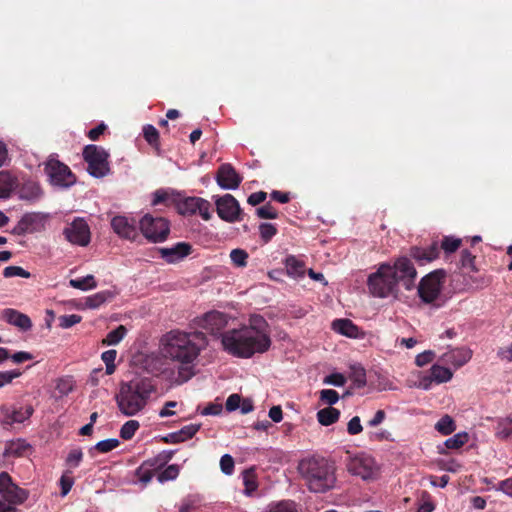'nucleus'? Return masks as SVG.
<instances>
[{
    "label": "nucleus",
    "mask_w": 512,
    "mask_h": 512,
    "mask_svg": "<svg viewBox=\"0 0 512 512\" xmlns=\"http://www.w3.org/2000/svg\"><path fill=\"white\" fill-rule=\"evenodd\" d=\"M0 495L2 500L17 509L28 498V492L13 483L7 472L0 473Z\"/></svg>",
    "instance_id": "10"
},
{
    "label": "nucleus",
    "mask_w": 512,
    "mask_h": 512,
    "mask_svg": "<svg viewBox=\"0 0 512 512\" xmlns=\"http://www.w3.org/2000/svg\"><path fill=\"white\" fill-rule=\"evenodd\" d=\"M248 253L243 249H233L230 252V259L234 266L245 267L247 265Z\"/></svg>",
    "instance_id": "38"
},
{
    "label": "nucleus",
    "mask_w": 512,
    "mask_h": 512,
    "mask_svg": "<svg viewBox=\"0 0 512 512\" xmlns=\"http://www.w3.org/2000/svg\"><path fill=\"white\" fill-rule=\"evenodd\" d=\"M171 197V191L166 189H158L152 194L151 204L157 206L160 204H167Z\"/></svg>",
    "instance_id": "44"
},
{
    "label": "nucleus",
    "mask_w": 512,
    "mask_h": 512,
    "mask_svg": "<svg viewBox=\"0 0 512 512\" xmlns=\"http://www.w3.org/2000/svg\"><path fill=\"white\" fill-rule=\"evenodd\" d=\"M119 445V440L116 438H109L105 440L99 441L95 445V449H97L101 453H107L117 448Z\"/></svg>",
    "instance_id": "46"
},
{
    "label": "nucleus",
    "mask_w": 512,
    "mask_h": 512,
    "mask_svg": "<svg viewBox=\"0 0 512 512\" xmlns=\"http://www.w3.org/2000/svg\"><path fill=\"white\" fill-rule=\"evenodd\" d=\"M82 317L78 314L62 315L58 318L59 326L63 329H68L78 323H80Z\"/></svg>",
    "instance_id": "43"
},
{
    "label": "nucleus",
    "mask_w": 512,
    "mask_h": 512,
    "mask_svg": "<svg viewBox=\"0 0 512 512\" xmlns=\"http://www.w3.org/2000/svg\"><path fill=\"white\" fill-rule=\"evenodd\" d=\"M496 490L502 491L507 496L512 497V478L500 481Z\"/></svg>",
    "instance_id": "64"
},
{
    "label": "nucleus",
    "mask_w": 512,
    "mask_h": 512,
    "mask_svg": "<svg viewBox=\"0 0 512 512\" xmlns=\"http://www.w3.org/2000/svg\"><path fill=\"white\" fill-rule=\"evenodd\" d=\"M3 319L19 328L22 331H28L32 328L31 319L24 313L19 312L18 310L7 308L2 312Z\"/></svg>",
    "instance_id": "20"
},
{
    "label": "nucleus",
    "mask_w": 512,
    "mask_h": 512,
    "mask_svg": "<svg viewBox=\"0 0 512 512\" xmlns=\"http://www.w3.org/2000/svg\"><path fill=\"white\" fill-rule=\"evenodd\" d=\"M56 390L61 396L68 395L73 390V381L70 378H61L56 383Z\"/></svg>",
    "instance_id": "48"
},
{
    "label": "nucleus",
    "mask_w": 512,
    "mask_h": 512,
    "mask_svg": "<svg viewBox=\"0 0 512 512\" xmlns=\"http://www.w3.org/2000/svg\"><path fill=\"white\" fill-rule=\"evenodd\" d=\"M210 210H211L210 203L207 200L200 198V201L197 206V213L204 220H209L211 218Z\"/></svg>",
    "instance_id": "58"
},
{
    "label": "nucleus",
    "mask_w": 512,
    "mask_h": 512,
    "mask_svg": "<svg viewBox=\"0 0 512 512\" xmlns=\"http://www.w3.org/2000/svg\"><path fill=\"white\" fill-rule=\"evenodd\" d=\"M260 236L265 241H270L275 236L277 229L272 223H262L259 226Z\"/></svg>",
    "instance_id": "47"
},
{
    "label": "nucleus",
    "mask_w": 512,
    "mask_h": 512,
    "mask_svg": "<svg viewBox=\"0 0 512 512\" xmlns=\"http://www.w3.org/2000/svg\"><path fill=\"white\" fill-rule=\"evenodd\" d=\"M230 317L220 311L212 310L195 320L196 325L210 334H219L227 325Z\"/></svg>",
    "instance_id": "13"
},
{
    "label": "nucleus",
    "mask_w": 512,
    "mask_h": 512,
    "mask_svg": "<svg viewBox=\"0 0 512 512\" xmlns=\"http://www.w3.org/2000/svg\"><path fill=\"white\" fill-rule=\"evenodd\" d=\"M191 252V246L185 242H179L172 247L160 248L161 257L170 264L177 263L187 257Z\"/></svg>",
    "instance_id": "18"
},
{
    "label": "nucleus",
    "mask_w": 512,
    "mask_h": 512,
    "mask_svg": "<svg viewBox=\"0 0 512 512\" xmlns=\"http://www.w3.org/2000/svg\"><path fill=\"white\" fill-rule=\"evenodd\" d=\"M73 484V478L67 475V473L63 474L62 477L60 478L61 495L66 496L70 492Z\"/></svg>",
    "instance_id": "60"
},
{
    "label": "nucleus",
    "mask_w": 512,
    "mask_h": 512,
    "mask_svg": "<svg viewBox=\"0 0 512 512\" xmlns=\"http://www.w3.org/2000/svg\"><path fill=\"white\" fill-rule=\"evenodd\" d=\"M65 239L72 245L85 247L90 243L91 233L88 223L84 218H75L68 223L63 230Z\"/></svg>",
    "instance_id": "11"
},
{
    "label": "nucleus",
    "mask_w": 512,
    "mask_h": 512,
    "mask_svg": "<svg viewBox=\"0 0 512 512\" xmlns=\"http://www.w3.org/2000/svg\"><path fill=\"white\" fill-rule=\"evenodd\" d=\"M256 212L258 217L262 219H275L277 217V211L270 204L259 207Z\"/></svg>",
    "instance_id": "54"
},
{
    "label": "nucleus",
    "mask_w": 512,
    "mask_h": 512,
    "mask_svg": "<svg viewBox=\"0 0 512 512\" xmlns=\"http://www.w3.org/2000/svg\"><path fill=\"white\" fill-rule=\"evenodd\" d=\"M206 346L207 339L202 332L172 330L162 336L161 355L177 364L169 376L172 384L181 385L195 376L197 359Z\"/></svg>",
    "instance_id": "1"
},
{
    "label": "nucleus",
    "mask_w": 512,
    "mask_h": 512,
    "mask_svg": "<svg viewBox=\"0 0 512 512\" xmlns=\"http://www.w3.org/2000/svg\"><path fill=\"white\" fill-rule=\"evenodd\" d=\"M139 422L136 420H129L123 424L120 429V436L124 440L131 439L139 428Z\"/></svg>",
    "instance_id": "39"
},
{
    "label": "nucleus",
    "mask_w": 512,
    "mask_h": 512,
    "mask_svg": "<svg viewBox=\"0 0 512 512\" xmlns=\"http://www.w3.org/2000/svg\"><path fill=\"white\" fill-rule=\"evenodd\" d=\"M221 342L225 351L238 358L265 353L271 346L268 323L262 316L253 315L247 325L223 333Z\"/></svg>",
    "instance_id": "2"
},
{
    "label": "nucleus",
    "mask_w": 512,
    "mask_h": 512,
    "mask_svg": "<svg viewBox=\"0 0 512 512\" xmlns=\"http://www.w3.org/2000/svg\"><path fill=\"white\" fill-rule=\"evenodd\" d=\"M445 282L446 278L443 270H435L425 275L417 286L421 302L440 307L445 302L443 294Z\"/></svg>",
    "instance_id": "6"
},
{
    "label": "nucleus",
    "mask_w": 512,
    "mask_h": 512,
    "mask_svg": "<svg viewBox=\"0 0 512 512\" xmlns=\"http://www.w3.org/2000/svg\"><path fill=\"white\" fill-rule=\"evenodd\" d=\"M82 458H83L82 450L80 448H75L69 452V454L66 458V463L71 468H75V467L79 466L80 462L82 461Z\"/></svg>",
    "instance_id": "51"
},
{
    "label": "nucleus",
    "mask_w": 512,
    "mask_h": 512,
    "mask_svg": "<svg viewBox=\"0 0 512 512\" xmlns=\"http://www.w3.org/2000/svg\"><path fill=\"white\" fill-rule=\"evenodd\" d=\"M285 268L287 274L294 279L303 278L305 275L304 263L295 256H288L285 259Z\"/></svg>",
    "instance_id": "26"
},
{
    "label": "nucleus",
    "mask_w": 512,
    "mask_h": 512,
    "mask_svg": "<svg viewBox=\"0 0 512 512\" xmlns=\"http://www.w3.org/2000/svg\"><path fill=\"white\" fill-rule=\"evenodd\" d=\"M461 266L463 268L468 269L469 271H475V257L468 251L463 250L461 252V259H460Z\"/></svg>",
    "instance_id": "53"
},
{
    "label": "nucleus",
    "mask_w": 512,
    "mask_h": 512,
    "mask_svg": "<svg viewBox=\"0 0 512 512\" xmlns=\"http://www.w3.org/2000/svg\"><path fill=\"white\" fill-rule=\"evenodd\" d=\"M165 459L161 456H157L153 459H149L145 461L138 469H137V476L140 482L143 484L149 483L154 474L153 472L157 470L163 463Z\"/></svg>",
    "instance_id": "21"
},
{
    "label": "nucleus",
    "mask_w": 512,
    "mask_h": 512,
    "mask_svg": "<svg viewBox=\"0 0 512 512\" xmlns=\"http://www.w3.org/2000/svg\"><path fill=\"white\" fill-rule=\"evenodd\" d=\"M126 333V328L123 325H120L107 334L106 338L103 340V344L108 346L117 345L124 338Z\"/></svg>",
    "instance_id": "34"
},
{
    "label": "nucleus",
    "mask_w": 512,
    "mask_h": 512,
    "mask_svg": "<svg viewBox=\"0 0 512 512\" xmlns=\"http://www.w3.org/2000/svg\"><path fill=\"white\" fill-rule=\"evenodd\" d=\"M117 356V351L114 349H110L107 351H104L101 354V360L104 362L106 368L105 373L107 375H111L115 372L116 366H115V359Z\"/></svg>",
    "instance_id": "36"
},
{
    "label": "nucleus",
    "mask_w": 512,
    "mask_h": 512,
    "mask_svg": "<svg viewBox=\"0 0 512 512\" xmlns=\"http://www.w3.org/2000/svg\"><path fill=\"white\" fill-rule=\"evenodd\" d=\"M323 383L335 387H342L346 383V378L341 373H332L323 379Z\"/></svg>",
    "instance_id": "49"
},
{
    "label": "nucleus",
    "mask_w": 512,
    "mask_h": 512,
    "mask_svg": "<svg viewBox=\"0 0 512 512\" xmlns=\"http://www.w3.org/2000/svg\"><path fill=\"white\" fill-rule=\"evenodd\" d=\"M153 392L154 386L148 378L122 383L115 398L119 411L127 417L137 415L145 408Z\"/></svg>",
    "instance_id": "4"
},
{
    "label": "nucleus",
    "mask_w": 512,
    "mask_h": 512,
    "mask_svg": "<svg viewBox=\"0 0 512 512\" xmlns=\"http://www.w3.org/2000/svg\"><path fill=\"white\" fill-rule=\"evenodd\" d=\"M363 427L361 425V420L358 416H354L350 419L347 425V431L350 435H357L361 433Z\"/></svg>",
    "instance_id": "59"
},
{
    "label": "nucleus",
    "mask_w": 512,
    "mask_h": 512,
    "mask_svg": "<svg viewBox=\"0 0 512 512\" xmlns=\"http://www.w3.org/2000/svg\"><path fill=\"white\" fill-rule=\"evenodd\" d=\"M139 228L143 236L152 243L164 242L170 233L168 220L151 214H145L140 219Z\"/></svg>",
    "instance_id": "7"
},
{
    "label": "nucleus",
    "mask_w": 512,
    "mask_h": 512,
    "mask_svg": "<svg viewBox=\"0 0 512 512\" xmlns=\"http://www.w3.org/2000/svg\"><path fill=\"white\" fill-rule=\"evenodd\" d=\"M105 376H108L102 368L94 369L89 376V383L91 386H98Z\"/></svg>",
    "instance_id": "61"
},
{
    "label": "nucleus",
    "mask_w": 512,
    "mask_h": 512,
    "mask_svg": "<svg viewBox=\"0 0 512 512\" xmlns=\"http://www.w3.org/2000/svg\"><path fill=\"white\" fill-rule=\"evenodd\" d=\"M220 467L224 474L231 475L234 470V460L229 454H224L220 459Z\"/></svg>",
    "instance_id": "55"
},
{
    "label": "nucleus",
    "mask_w": 512,
    "mask_h": 512,
    "mask_svg": "<svg viewBox=\"0 0 512 512\" xmlns=\"http://www.w3.org/2000/svg\"><path fill=\"white\" fill-rule=\"evenodd\" d=\"M269 512H298L292 501H280L269 506Z\"/></svg>",
    "instance_id": "42"
},
{
    "label": "nucleus",
    "mask_w": 512,
    "mask_h": 512,
    "mask_svg": "<svg viewBox=\"0 0 512 512\" xmlns=\"http://www.w3.org/2000/svg\"><path fill=\"white\" fill-rule=\"evenodd\" d=\"M44 170L53 187L67 189L76 183V176L70 168L53 156L45 162Z\"/></svg>",
    "instance_id": "8"
},
{
    "label": "nucleus",
    "mask_w": 512,
    "mask_h": 512,
    "mask_svg": "<svg viewBox=\"0 0 512 512\" xmlns=\"http://www.w3.org/2000/svg\"><path fill=\"white\" fill-rule=\"evenodd\" d=\"M41 195V188L35 182L26 183L20 191V198L30 201L38 199Z\"/></svg>",
    "instance_id": "30"
},
{
    "label": "nucleus",
    "mask_w": 512,
    "mask_h": 512,
    "mask_svg": "<svg viewBox=\"0 0 512 512\" xmlns=\"http://www.w3.org/2000/svg\"><path fill=\"white\" fill-rule=\"evenodd\" d=\"M179 475V467L176 464L169 465L163 471H161L157 479L160 483L175 480Z\"/></svg>",
    "instance_id": "40"
},
{
    "label": "nucleus",
    "mask_w": 512,
    "mask_h": 512,
    "mask_svg": "<svg viewBox=\"0 0 512 512\" xmlns=\"http://www.w3.org/2000/svg\"><path fill=\"white\" fill-rule=\"evenodd\" d=\"M369 438L374 441H395L392 433L386 429L370 433Z\"/></svg>",
    "instance_id": "56"
},
{
    "label": "nucleus",
    "mask_w": 512,
    "mask_h": 512,
    "mask_svg": "<svg viewBox=\"0 0 512 512\" xmlns=\"http://www.w3.org/2000/svg\"><path fill=\"white\" fill-rule=\"evenodd\" d=\"M45 219V216L40 213H29L25 214L21 220L19 221L17 227L15 228V233H27L32 232V226L42 222Z\"/></svg>",
    "instance_id": "25"
},
{
    "label": "nucleus",
    "mask_w": 512,
    "mask_h": 512,
    "mask_svg": "<svg viewBox=\"0 0 512 512\" xmlns=\"http://www.w3.org/2000/svg\"><path fill=\"white\" fill-rule=\"evenodd\" d=\"M3 276L5 278L12 277H22V278H30L31 274L27 270L23 269L20 266H8L3 270Z\"/></svg>",
    "instance_id": "41"
},
{
    "label": "nucleus",
    "mask_w": 512,
    "mask_h": 512,
    "mask_svg": "<svg viewBox=\"0 0 512 512\" xmlns=\"http://www.w3.org/2000/svg\"><path fill=\"white\" fill-rule=\"evenodd\" d=\"M332 329L350 338H357L359 335V328L349 319H336L332 322Z\"/></svg>",
    "instance_id": "24"
},
{
    "label": "nucleus",
    "mask_w": 512,
    "mask_h": 512,
    "mask_svg": "<svg viewBox=\"0 0 512 512\" xmlns=\"http://www.w3.org/2000/svg\"><path fill=\"white\" fill-rule=\"evenodd\" d=\"M346 467L352 475L359 476L363 480L372 479L378 473L374 459L364 454L350 457Z\"/></svg>",
    "instance_id": "12"
},
{
    "label": "nucleus",
    "mask_w": 512,
    "mask_h": 512,
    "mask_svg": "<svg viewBox=\"0 0 512 512\" xmlns=\"http://www.w3.org/2000/svg\"><path fill=\"white\" fill-rule=\"evenodd\" d=\"M298 471L312 492H326L335 486V466L325 458L302 459L298 464Z\"/></svg>",
    "instance_id": "5"
},
{
    "label": "nucleus",
    "mask_w": 512,
    "mask_h": 512,
    "mask_svg": "<svg viewBox=\"0 0 512 512\" xmlns=\"http://www.w3.org/2000/svg\"><path fill=\"white\" fill-rule=\"evenodd\" d=\"M472 357V351L466 347L453 348L444 353L441 361L454 368H460L465 365Z\"/></svg>",
    "instance_id": "19"
},
{
    "label": "nucleus",
    "mask_w": 512,
    "mask_h": 512,
    "mask_svg": "<svg viewBox=\"0 0 512 512\" xmlns=\"http://www.w3.org/2000/svg\"><path fill=\"white\" fill-rule=\"evenodd\" d=\"M469 441L467 432H459L445 440L444 445L448 449H459Z\"/></svg>",
    "instance_id": "33"
},
{
    "label": "nucleus",
    "mask_w": 512,
    "mask_h": 512,
    "mask_svg": "<svg viewBox=\"0 0 512 512\" xmlns=\"http://www.w3.org/2000/svg\"><path fill=\"white\" fill-rule=\"evenodd\" d=\"M460 244H461L460 238L447 236V237H444V239L442 240L441 248L446 253H453L460 247Z\"/></svg>",
    "instance_id": "45"
},
{
    "label": "nucleus",
    "mask_w": 512,
    "mask_h": 512,
    "mask_svg": "<svg viewBox=\"0 0 512 512\" xmlns=\"http://www.w3.org/2000/svg\"><path fill=\"white\" fill-rule=\"evenodd\" d=\"M17 186L18 180L13 174L8 171L0 172V199L9 198Z\"/></svg>",
    "instance_id": "23"
},
{
    "label": "nucleus",
    "mask_w": 512,
    "mask_h": 512,
    "mask_svg": "<svg viewBox=\"0 0 512 512\" xmlns=\"http://www.w3.org/2000/svg\"><path fill=\"white\" fill-rule=\"evenodd\" d=\"M320 400L328 405H334L338 402L339 395L333 389H324L320 391Z\"/></svg>",
    "instance_id": "50"
},
{
    "label": "nucleus",
    "mask_w": 512,
    "mask_h": 512,
    "mask_svg": "<svg viewBox=\"0 0 512 512\" xmlns=\"http://www.w3.org/2000/svg\"><path fill=\"white\" fill-rule=\"evenodd\" d=\"M143 135L149 144H156L158 142L159 133L153 125H145L143 127Z\"/></svg>",
    "instance_id": "52"
},
{
    "label": "nucleus",
    "mask_w": 512,
    "mask_h": 512,
    "mask_svg": "<svg viewBox=\"0 0 512 512\" xmlns=\"http://www.w3.org/2000/svg\"><path fill=\"white\" fill-rule=\"evenodd\" d=\"M71 287L79 289V290H90L97 286V283L92 275H87L82 278L71 279L69 281Z\"/></svg>",
    "instance_id": "32"
},
{
    "label": "nucleus",
    "mask_w": 512,
    "mask_h": 512,
    "mask_svg": "<svg viewBox=\"0 0 512 512\" xmlns=\"http://www.w3.org/2000/svg\"><path fill=\"white\" fill-rule=\"evenodd\" d=\"M433 356L432 351H424L416 356L415 363L419 367L425 366L433 360Z\"/></svg>",
    "instance_id": "63"
},
{
    "label": "nucleus",
    "mask_w": 512,
    "mask_h": 512,
    "mask_svg": "<svg viewBox=\"0 0 512 512\" xmlns=\"http://www.w3.org/2000/svg\"><path fill=\"white\" fill-rule=\"evenodd\" d=\"M84 160L87 162V171L95 178H102L109 174V154L108 152L96 145H87L83 150Z\"/></svg>",
    "instance_id": "9"
},
{
    "label": "nucleus",
    "mask_w": 512,
    "mask_h": 512,
    "mask_svg": "<svg viewBox=\"0 0 512 512\" xmlns=\"http://www.w3.org/2000/svg\"><path fill=\"white\" fill-rule=\"evenodd\" d=\"M200 429V424H189L181 428L179 431L169 434L171 443L184 442L191 439Z\"/></svg>",
    "instance_id": "27"
},
{
    "label": "nucleus",
    "mask_w": 512,
    "mask_h": 512,
    "mask_svg": "<svg viewBox=\"0 0 512 512\" xmlns=\"http://www.w3.org/2000/svg\"><path fill=\"white\" fill-rule=\"evenodd\" d=\"M242 178L230 164H222L216 174L217 184L224 190H235Z\"/></svg>",
    "instance_id": "15"
},
{
    "label": "nucleus",
    "mask_w": 512,
    "mask_h": 512,
    "mask_svg": "<svg viewBox=\"0 0 512 512\" xmlns=\"http://www.w3.org/2000/svg\"><path fill=\"white\" fill-rule=\"evenodd\" d=\"M417 271L407 257H399L394 263L386 262L379 265L378 269L369 275L367 286L374 297L388 298L395 296L398 285L410 291L415 287Z\"/></svg>",
    "instance_id": "3"
},
{
    "label": "nucleus",
    "mask_w": 512,
    "mask_h": 512,
    "mask_svg": "<svg viewBox=\"0 0 512 512\" xmlns=\"http://www.w3.org/2000/svg\"><path fill=\"white\" fill-rule=\"evenodd\" d=\"M353 381L358 388L366 385V373L362 367L353 368Z\"/></svg>",
    "instance_id": "57"
},
{
    "label": "nucleus",
    "mask_w": 512,
    "mask_h": 512,
    "mask_svg": "<svg viewBox=\"0 0 512 512\" xmlns=\"http://www.w3.org/2000/svg\"><path fill=\"white\" fill-rule=\"evenodd\" d=\"M452 377L453 372L447 367L434 364L430 369V379L438 384L448 382Z\"/></svg>",
    "instance_id": "28"
},
{
    "label": "nucleus",
    "mask_w": 512,
    "mask_h": 512,
    "mask_svg": "<svg viewBox=\"0 0 512 512\" xmlns=\"http://www.w3.org/2000/svg\"><path fill=\"white\" fill-rule=\"evenodd\" d=\"M241 397L238 394H231L225 403L226 410L235 411L240 407Z\"/></svg>",
    "instance_id": "62"
},
{
    "label": "nucleus",
    "mask_w": 512,
    "mask_h": 512,
    "mask_svg": "<svg viewBox=\"0 0 512 512\" xmlns=\"http://www.w3.org/2000/svg\"><path fill=\"white\" fill-rule=\"evenodd\" d=\"M439 255V246L437 242H433L428 247H413L411 248V256L424 265L435 260Z\"/></svg>",
    "instance_id": "22"
},
{
    "label": "nucleus",
    "mask_w": 512,
    "mask_h": 512,
    "mask_svg": "<svg viewBox=\"0 0 512 512\" xmlns=\"http://www.w3.org/2000/svg\"><path fill=\"white\" fill-rule=\"evenodd\" d=\"M199 201V197L185 198L179 205L180 212L182 214H196Z\"/></svg>",
    "instance_id": "37"
},
{
    "label": "nucleus",
    "mask_w": 512,
    "mask_h": 512,
    "mask_svg": "<svg viewBox=\"0 0 512 512\" xmlns=\"http://www.w3.org/2000/svg\"><path fill=\"white\" fill-rule=\"evenodd\" d=\"M1 421L4 424L12 425L15 423H23L33 413L31 406L26 407H15V406H2L0 408Z\"/></svg>",
    "instance_id": "16"
},
{
    "label": "nucleus",
    "mask_w": 512,
    "mask_h": 512,
    "mask_svg": "<svg viewBox=\"0 0 512 512\" xmlns=\"http://www.w3.org/2000/svg\"><path fill=\"white\" fill-rule=\"evenodd\" d=\"M111 226L113 231L122 238L134 240L138 235L134 221L125 216L113 217Z\"/></svg>",
    "instance_id": "17"
},
{
    "label": "nucleus",
    "mask_w": 512,
    "mask_h": 512,
    "mask_svg": "<svg viewBox=\"0 0 512 512\" xmlns=\"http://www.w3.org/2000/svg\"><path fill=\"white\" fill-rule=\"evenodd\" d=\"M218 216L227 222H236L239 218L240 206L238 201L231 195L225 194L215 201Z\"/></svg>",
    "instance_id": "14"
},
{
    "label": "nucleus",
    "mask_w": 512,
    "mask_h": 512,
    "mask_svg": "<svg viewBox=\"0 0 512 512\" xmlns=\"http://www.w3.org/2000/svg\"><path fill=\"white\" fill-rule=\"evenodd\" d=\"M111 296L110 292L107 291H101L98 293H95L93 295H90L86 298L85 304L88 308H98L103 303H105L108 298Z\"/></svg>",
    "instance_id": "35"
},
{
    "label": "nucleus",
    "mask_w": 512,
    "mask_h": 512,
    "mask_svg": "<svg viewBox=\"0 0 512 512\" xmlns=\"http://www.w3.org/2000/svg\"><path fill=\"white\" fill-rule=\"evenodd\" d=\"M435 429L442 435H449L456 430V424L449 415H444L435 424Z\"/></svg>",
    "instance_id": "31"
},
{
    "label": "nucleus",
    "mask_w": 512,
    "mask_h": 512,
    "mask_svg": "<svg viewBox=\"0 0 512 512\" xmlns=\"http://www.w3.org/2000/svg\"><path fill=\"white\" fill-rule=\"evenodd\" d=\"M340 417V411L333 407L321 409L317 412V419L323 426L335 423Z\"/></svg>",
    "instance_id": "29"
}]
</instances>
